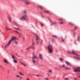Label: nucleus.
Returning <instances> with one entry per match:
<instances>
[{
  "label": "nucleus",
  "instance_id": "nucleus-1",
  "mask_svg": "<svg viewBox=\"0 0 80 80\" xmlns=\"http://www.w3.org/2000/svg\"><path fill=\"white\" fill-rule=\"evenodd\" d=\"M27 10H24L23 11L22 16L20 18V20H21L23 21V20H28V16L27 15Z\"/></svg>",
  "mask_w": 80,
  "mask_h": 80
},
{
  "label": "nucleus",
  "instance_id": "nucleus-2",
  "mask_svg": "<svg viewBox=\"0 0 80 80\" xmlns=\"http://www.w3.org/2000/svg\"><path fill=\"white\" fill-rule=\"evenodd\" d=\"M32 62L33 63H36V60H38V58L36 56L33 55V57H32Z\"/></svg>",
  "mask_w": 80,
  "mask_h": 80
},
{
  "label": "nucleus",
  "instance_id": "nucleus-3",
  "mask_svg": "<svg viewBox=\"0 0 80 80\" xmlns=\"http://www.w3.org/2000/svg\"><path fill=\"white\" fill-rule=\"evenodd\" d=\"M15 38H16L15 37H12L10 40L9 41L8 44L5 45V48H7V46H8V45H9L10 44V43H11V42H12V41L14 40H15Z\"/></svg>",
  "mask_w": 80,
  "mask_h": 80
},
{
  "label": "nucleus",
  "instance_id": "nucleus-4",
  "mask_svg": "<svg viewBox=\"0 0 80 80\" xmlns=\"http://www.w3.org/2000/svg\"><path fill=\"white\" fill-rule=\"evenodd\" d=\"M48 50L49 53H51L53 52V46L50 44L48 45Z\"/></svg>",
  "mask_w": 80,
  "mask_h": 80
},
{
  "label": "nucleus",
  "instance_id": "nucleus-5",
  "mask_svg": "<svg viewBox=\"0 0 80 80\" xmlns=\"http://www.w3.org/2000/svg\"><path fill=\"white\" fill-rule=\"evenodd\" d=\"M33 45H34V42H32V46L27 48L26 49V50H29V49H30V48H32V49H33V50H35V47L33 46Z\"/></svg>",
  "mask_w": 80,
  "mask_h": 80
},
{
  "label": "nucleus",
  "instance_id": "nucleus-6",
  "mask_svg": "<svg viewBox=\"0 0 80 80\" xmlns=\"http://www.w3.org/2000/svg\"><path fill=\"white\" fill-rule=\"evenodd\" d=\"M35 35L36 36V41L37 43H39V42L38 41L40 40V39L39 38V37L38 36V35L37 34H35Z\"/></svg>",
  "mask_w": 80,
  "mask_h": 80
},
{
  "label": "nucleus",
  "instance_id": "nucleus-7",
  "mask_svg": "<svg viewBox=\"0 0 80 80\" xmlns=\"http://www.w3.org/2000/svg\"><path fill=\"white\" fill-rule=\"evenodd\" d=\"M74 72H80V68L79 67H77L76 68H74Z\"/></svg>",
  "mask_w": 80,
  "mask_h": 80
},
{
  "label": "nucleus",
  "instance_id": "nucleus-8",
  "mask_svg": "<svg viewBox=\"0 0 80 80\" xmlns=\"http://www.w3.org/2000/svg\"><path fill=\"white\" fill-rule=\"evenodd\" d=\"M65 63L67 65H68V66H70V67H72V64L70 63L67 62V61H65Z\"/></svg>",
  "mask_w": 80,
  "mask_h": 80
},
{
  "label": "nucleus",
  "instance_id": "nucleus-9",
  "mask_svg": "<svg viewBox=\"0 0 80 80\" xmlns=\"http://www.w3.org/2000/svg\"><path fill=\"white\" fill-rule=\"evenodd\" d=\"M67 53H72L73 55H77V56H78V55H77L76 53L74 52V51L73 50L72 52H69V51H67Z\"/></svg>",
  "mask_w": 80,
  "mask_h": 80
},
{
  "label": "nucleus",
  "instance_id": "nucleus-10",
  "mask_svg": "<svg viewBox=\"0 0 80 80\" xmlns=\"http://www.w3.org/2000/svg\"><path fill=\"white\" fill-rule=\"evenodd\" d=\"M13 23L16 26V27H20V25L18 24L16 22H14Z\"/></svg>",
  "mask_w": 80,
  "mask_h": 80
},
{
  "label": "nucleus",
  "instance_id": "nucleus-11",
  "mask_svg": "<svg viewBox=\"0 0 80 80\" xmlns=\"http://www.w3.org/2000/svg\"><path fill=\"white\" fill-rule=\"evenodd\" d=\"M4 62L6 63H7V64L9 63L7 60L5 59H4Z\"/></svg>",
  "mask_w": 80,
  "mask_h": 80
},
{
  "label": "nucleus",
  "instance_id": "nucleus-12",
  "mask_svg": "<svg viewBox=\"0 0 80 80\" xmlns=\"http://www.w3.org/2000/svg\"><path fill=\"white\" fill-rule=\"evenodd\" d=\"M5 29H6V30H11V29L10 28L6 26L5 28Z\"/></svg>",
  "mask_w": 80,
  "mask_h": 80
},
{
  "label": "nucleus",
  "instance_id": "nucleus-13",
  "mask_svg": "<svg viewBox=\"0 0 80 80\" xmlns=\"http://www.w3.org/2000/svg\"><path fill=\"white\" fill-rule=\"evenodd\" d=\"M49 20L50 21V22H51V25H53V24H56V22H54V23L53 22H52V20L50 19Z\"/></svg>",
  "mask_w": 80,
  "mask_h": 80
},
{
  "label": "nucleus",
  "instance_id": "nucleus-14",
  "mask_svg": "<svg viewBox=\"0 0 80 80\" xmlns=\"http://www.w3.org/2000/svg\"><path fill=\"white\" fill-rule=\"evenodd\" d=\"M13 62L15 63H17V61L15 59H13Z\"/></svg>",
  "mask_w": 80,
  "mask_h": 80
},
{
  "label": "nucleus",
  "instance_id": "nucleus-15",
  "mask_svg": "<svg viewBox=\"0 0 80 80\" xmlns=\"http://www.w3.org/2000/svg\"><path fill=\"white\" fill-rule=\"evenodd\" d=\"M39 58H40V59H41V60L43 59V58H42V55L41 54H39Z\"/></svg>",
  "mask_w": 80,
  "mask_h": 80
},
{
  "label": "nucleus",
  "instance_id": "nucleus-16",
  "mask_svg": "<svg viewBox=\"0 0 80 80\" xmlns=\"http://www.w3.org/2000/svg\"><path fill=\"white\" fill-rule=\"evenodd\" d=\"M8 18L9 19V22H11V20L12 19V18H11V17H8Z\"/></svg>",
  "mask_w": 80,
  "mask_h": 80
},
{
  "label": "nucleus",
  "instance_id": "nucleus-17",
  "mask_svg": "<svg viewBox=\"0 0 80 80\" xmlns=\"http://www.w3.org/2000/svg\"><path fill=\"white\" fill-rule=\"evenodd\" d=\"M24 2H25V3L27 4H30V3H29L27 1H25Z\"/></svg>",
  "mask_w": 80,
  "mask_h": 80
},
{
  "label": "nucleus",
  "instance_id": "nucleus-18",
  "mask_svg": "<svg viewBox=\"0 0 80 80\" xmlns=\"http://www.w3.org/2000/svg\"><path fill=\"white\" fill-rule=\"evenodd\" d=\"M21 65H24V66H27V65H25V64H24L22 62H21Z\"/></svg>",
  "mask_w": 80,
  "mask_h": 80
},
{
  "label": "nucleus",
  "instance_id": "nucleus-19",
  "mask_svg": "<svg viewBox=\"0 0 80 80\" xmlns=\"http://www.w3.org/2000/svg\"><path fill=\"white\" fill-rule=\"evenodd\" d=\"M21 36H22V34H21V33H19V35H18L19 38H20V37H21Z\"/></svg>",
  "mask_w": 80,
  "mask_h": 80
},
{
  "label": "nucleus",
  "instance_id": "nucleus-20",
  "mask_svg": "<svg viewBox=\"0 0 80 80\" xmlns=\"http://www.w3.org/2000/svg\"><path fill=\"white\" fill-rule=\"evenodd\" d=\"M19 73L21 75H22L23 76V75H23V74L22 72H19Z\"/></svg>",
  "mask_w": 80,
  "mask_h": 80
},
{
  "label": "nucleus",
  "instance_id": "nucleus-21",
  "mask_svg": "<svg viewBox=\"0 0 80 80\" xmlns=\"http://www.w3.org/2000/svg\"><path fill=\"white\" fill-rule=\"evenodd\" d=\"M74 58H76L77 60H80V58L74 57Z\"/></svg>",
  "mask_w": 80,
  "mask_h": 80
},
{
  "label": "nucleus",
  "instance_id": "nucleus-22",
  "mask_svg": "<svg viewBox=\"0 0 80 80\" xmlns=\"http://www.w3.org/2000/svg\"><path fill=\"white\" fill-rule=\"evenodd\" d=\"M65 69H66V70H68V69H70V68L66 67Z\"/></svg>",
  "mask_w": 80,
  "mask_h": 80
},
{
  "label": "nucleus",
  "instance_id": "nucleus-23",
  "mask_svg": "<svg viewBox=\"0 0 80 80\" xmlns=\"http://www.w3.org/2000/svg\"><path fill=\"white\" fill-rule=\"evenodd\" d=\"M38 7H39V8H40L42 10V7L41 6H38Z\"/></svg>",
  "mask_w": 80,
  "mask_h": 80
},
{
  "label": "nucleus",
  "instance_id": "nucleus-24",
  "mask_svg": "<svg viewBox=\"0 0 80 80\" xmlns=\"http://www.w3.org/2000/svg\"><path fill=\"white\" fill-rule=\"evenodd\" d=\"M52 38H57V36H55V35H53Z\"/></svg>",
  "mask_w": 80,
  "mask_h": 80
},
{
  "label": "nucleus",
  "instance_id": "nucleus-25",
  "mask_svg": "<svg viewBox=\"0 0 80 80\" xmlns=\"http://www.w3.org/2000/svg\"><path fill=\"white\" fill-rule=\"evenodd\" d=\"M14 28L15 29H16V30H19L20 31V29H19L18 28H16L15 27H14Z\"/></svg>",
  "mask_w": 80,
  "mask_h": 80
},
{
  "label": "nucleus",
  "instance_id": "nucleus-26",
  "mask_svg": "<svg viewBox=\"0 0 80 80\" xmlns=\"http://www.w3.org/2000/svg\"><path fill=\"white\" fill-rule=\"evenodd\" d=\"M44 79L45 80H49V79H48V78H45Z\"/></svg>",
  "mask_w": 80,
  "mask_h": 80
},
{
  "label": "nucleus",
  "instance_id": "nucleus-27",
  "mask_svg": "<svg viewBox=\"0 0 80 80\" xmlns=\"http://www.w3.org/2000/svg\"><path fill=\"white\" fill-rule=\"evenodd\" d=\"M12 59H15V57H14V56H13V55H12Z\"/></svg>",
  "mask_w": 80,
  "mask_h": 80
},
{
  "label": "nucleus",
  "instance_id": "nucleus-28",
  "mask_svg": "<svg viewBox=\"0 0 80 80\" xmlns=\"http://www.w3.org/2000/svg\"><path fill=\"white\" fill-rule=\"evenodd\" d=\"M61 39H62V42H64V40H65L64 39H63V37H61Z\"/></svg>",
  "mask_w": 80,
  "mask_h": 80
},
{
  "label": "nucleus",
  "instance_id": "nucleus-29",
  "mask_svg": "<svg viewBox=\"0 0 80 80\" xmlns=\"http://www.w3.org/2000/svg\"><path fill=\"white\" fill-rule=\"evenodd\" d=\"M48 72H49V73H52V71L51 70H49Z\"/></svg>",
  "mask_w": 80,
  "mask_h": 80
},
{
  "label": "nucleus",
  "instance_id": "nucleus-30",
  "mask_svg": "<svg viewBox=\"0 0 80 80\" xmlns=\"http://www.w3.org/2000/svg\"><path fill=\"white\" fill-rule=\"evenodd\" d=\"M16 77H17V78H19V77H20V76H19V75H16Z\"/></svg>",
  "mask_w": 80,
  "mask_h": 80
},
{
  "label": "nucleus",
  "instance_id": "nucleus-31",
  "mask_svg": "<svg viewBox=\"0 0 80 80\" xmlns=\"http://www.w3.org/2000/svg\"><path fill=\"white\" fill-rule=\"evenodd\" d=\"M59 60L61 61H62V60H63V58H59Z\"/></svg>",
  "mask_w": 80,
  "mask_h": 80
},
{
  "label": "nucleus",
  "instance_id": "nucleus-32",
  "mask_svg": "<svg viewBox=\"0 0 80 80\" xmlns=\"http://www.w3.org/2000/svg\"><path fill=\"white\" fill-rule=\"evenodd\" d=\"M78 27H75V28H74V29H75V30H77V28H78Z\"/></svg>",
  "mask_w": 80,
  "mask_h": 80
},
{
  "label": "nucleus",
  "instance_id": "nucleus-33",
  "mask_svg": "<svg viewBox=\"0 0 80 80\" xmlns=\"http://www.w3.org/2000/svg\"><path fill=\"white\" fill-rule=\"evenodd\" d=\"M40 25L41 27H43V24H42V23L41 22L40 23Z\"/></svg>",
  "mask_w": 80,
  "mask_h": 80
},
{
  "label": "nucleus",
  "instance_id": "nucleus-34",
  "mask_svg": "<svg viewBox=\"0 0 80 80\" xmlns=\"http://www.w3.org/2000/svg\"><path fill=\"white\" fill-rule=\"evenodd\" d=\"M65 80H68V78H66L65 79Z\"/></svg>",
  "mask_w": 80,
  "mask_h": 80
},
{
  "label": "nucleus",
  "instance_id": "nucleus-35",
  "mask_svg": "<svg viewBox=\"0 0 80 80\" xmlns=\"http://www.w3.org/2000/svg\"><path fill=\"white\" fill-rule=\"evenodd\" d=\"M59 23L60 24L61 23V24H63V23L62 22H59Z\"/></svg>",
  "mask_w": 80,
  "mask_h": 80
},
{
  "label": "nucleus",
  "instance_id": "nucleus-36",
  "mask_svg": "<svg viewBox=\"0 0 80 80\" xmlns=\"http://www.w3.org/2000/svg\"><path fill=\"white\" fill-rule=\"evenodd\" d=\"M44 12H46V13H48V11H44Z\"/></svg>",
  "mask_w": 80,
  "mask_h": 80
},
{
  "label": "nucleus",
  "instance_id": "nucleus-37",
  "mask_svg": "<svg viewBox=\"0 0 80 80\" xmlns=\"http://www.w3.org/2000/svg\"><path fill=\"white\" fill-rule=\"evenodd\" d=\"M15 44H17L18 43V42H17L16 41H15Z\"/></svg>",
  "mask_w": 80,
  "mask_h": 80
},
{
  "label": "nucleus",
  "instance_id": "nucleus-38",
  "mask_svg": "<svg viewBox=\"0 0 80 80\" xmlns=\"http://www.w3.org/2000/svg\"><path fill=\"white\" fill-rule=\"evenodd\" d=\"M19 78H21V79H22V77H19Z\"/></svg>",
  "mask_w": 80,
  "mask_h": 80
},
{
  "label": "nucleus",
  "instance_id": "nucleus-39",
  "mask_svg": "<svg viewBox=\"0 0 80 80\" xmlns=\"http://www.w3.org/2000/svg\"><path fill=\"white\" fill-rule=\"evenodd\" d=\"M74 80H77V78H74Z\"/></svg>",
  "mask_w": 80,
  "mask_h": 80
},
{
  "label": "nucleus",
  "instance_id": "nucleus-40",
  "mask_svg": "<svg viewBox=\"0 0 80 80\" xmlns=\"http://www.w3.org/2000/svg\"><path fill=\"white\" fill-rule=\"evenodd\" d=\"M59 20H61V21H62V19H59Z\"/></svg>",
  "mask_w": 80,
  "mask_h": 80
},
{
  "label": "nucleus",
  "instance_id": "nucleus-41",
  "mask_svg": "<svg viewBox=\"0 0 80 80\" xmlns=\"http://www.w3.org/2000/svg\"><path fill=\"white\" fill-rule=\"evenodd\" d=\"M36 76H37V77H38V76H40V75H36Z\"/></svg>",
  "mask_w": 80,
  "mask_h": 80
},
{
  "label": "nucleus",
  "instance_id": "nucleus-42",
  "mask_svg": "<svg viewBox=\"0 0 80 80\" xmlns=\"http://www.w3.org/2000/svg\"><path fill=\"white\" fill-rule=\"evenodd\" d=\"M78 41H79V37H78Z\"/></svg>",
  "mask_w": 80,
  "mask_h": 80
},
{
  "label": "nucleus",
  "instance_id": "nucleus-43",
  "mask_svg": "<svg viewBox=\"0 0 80 80\" xmlns=\"http://www.w3.org/2000/svg\"><path fill=\"white\" fill-rule=\"evenodd\" d=\"M20 1H23L24 2V1H25L24 0H19Z\"/></svg>",
  "mask_w": 80,
  "mask_h": 80
},
{
  "label": "nucleus",
  "instance_id": "nucleus-44",
  "mask_svg": "<svg viewBox=\"0 0 80 80\" xmlns=\"http://www.w3.org/2000/svg\"><path fill=\"white\" fill-rule=\"evenodd\" d=\"M65 67V65L64 64L63 65H62V67Z\"/></svg>",
  "mask_w": 80,
  "mask_h": 80
},
{
  "label": "nucleus",
  "instance_id": "nucleus-45",
  "mask_svg": "<svg viewBox=\"0 0 80 80\" xmlns=\"http://www.w3.org/2000/svg\"><path fill=\"white\" fill-rule=\"evenodd\" d=\"M16 32H17V33H19V32H18L17 31H15Z\"/></svg>",
  "mask_w": 80,
  "mask_h": 80
},
{
  "label": "nucleus",
  "instance_id": "nucleus-46",
  "mask_svg": "<svg viewBox=\"0 0 80 80\" xmlns=\"http://www.w3.org/2000/svg\"><path fill=\"white\" fill-rule=\"evenodd\" d=\"M2 67V66H1V65H0V68Z\"/></svg>",
  "mask_w": 80,
  "mask_h": 80
},
{
  "label": "nucleus",
  "instance_id": "nucleus-47",
  "mask_svg": "<svg viewBox=\"0 0 80 80\" xmlns=\"http://www.w3.org/2000/svg\"><path fill=\"white\" fill-rule=\"evenodd\" d=\"M48 76H49L50 75V74H49V73H48Z\"/></svg>",
  "mask_w": 80,
  "mask_h": 80
},
{
  "label": "nucleus",
  "instance_id": "nucleus-48",
  "mask_svg": "<svg viewBox=\"0 0 80 80\" xmlns=\"http://www.w3.org/2000/svg\"><path fill=\"white\" fill-rule=\"evenodd\" d=\"M55 52H58L57 50H56Z\"/></svg>",
  "mask_w": 80,
  "mask_h": 80
},
{
  "label": "nucleus",
  "instance_id": "nucleus-49",
  "mask_svg": "<svg viewBox=\"0 0 80 80\" xmlns=\"http://www.w3.org/2000/svg\"><path fill=\"white\" fill-rule=\"evenodd\" d=\"M41 15L42 16V17H43V15L42 14H41Z\"/></svg>",
  "mask_w": 80,
  "mask_h": 80
},
{
  "label": "nucleus",
  "instance_id": "nucleus-50",
  "mask_svg": "<svg viewBox=\"0 0 80 80\" xmlns=\"http://www.w3.org/2000/svg\"><path fill=\"white\" fill-rule=\"evenodd\" d=\"M75 35V33L74 32V35Z\"/></svg>",
  "mask_w": 80,
  "mask_h": 80
},
{
  "label": "nucleus",
  "instance_id": "nucleus-51",
  "mask_svg": "<svg viewBox=\"0 0 80 80\" xmlns=\"http://www.w3.org/2000/svg\"><path fill=\"white\" fill-rule=\"evenodd\" d=\"M43 41L42 40H41V43H42V42Z\"/></svg>",
  "mask_w": 80,
  "mask_h": 80
},
{
  "label": "nucleus",
  "instance_id": "nucleus-52",
  "mask_svg": "<svg viewBox=\"0 0 80 80\" xmlns=\"http://www.w3.org/2000/svg\"><path fill=\"white\" fill-rule=\"evenodd\" d=\"M9 70L8 71V73H9Z\"/></svg>",
  "mask_w": 80,
  "mask_h": 80
},
{
  "label": "nucleus",
  "instance_id": "nucleus-53",
  "mask_svg": "<svg viewBox=\"0 0 80 80\" xmlns=\"http://www.w3.org/2000/svg\"><path fill=\"white\" fill-rule=\"evenodd\" d=\"M27 80H30V79L28 78H27Z\"/></svg>",
  "mask_w": 80,
  "mask_h": 80
},
{
  "label": "nucleus",
  "instance_id": "nucleus-54",
  "mask_svg": "<svg viewBox=\"0 0 80 80\" xmlns=\"http://www.w3.org/2000/svg\"><path fill=\"white\" fill-rule=\"evenodd\" d=\"M69 24H71V23L70 22L69 23Z\"/></svg>",
  "mask_w": 80,
  "mask_h": 80
},
{
  "label": "nucleus",
  "instance_id": "nucleus-55",
  "mask_svg": "<svg viewBox=\"0 0 80 80\" xmlns=\"http://www.w3.org/2000/svg\"><path fill=\"white\" fill-rule=\"evenodd\" d=\"M60 68H62V67H61V66H60Z\"/></svg>",
  "mask_w": 80,
  "mask_h": 80
},
{
  "label": "nucleus",
  "instance_id": "nucleus-56",
  "mask_svg": "<svg viewBox=\"0 0 80 80\" xmlns=\"http://www.w3.org/2000/svg\"><path fill=\"white\" fill-rule=\"evenodd\" d=\"M56 70H57V68H55Z\"/></svg>",
  "mask_w": 80,
  "mask_h": 80
},
{
  "label": "nucleus",
  "instance_id": "nucleus-57",
  "mask_svg": "<svg viewBox=\"0 0 80 80\" xmlns=\"http://www.w3.org/2000/svg\"><path fill=\"white\" fill-rule=\"evenodd\" d=\"M75 44H76V42H75Z\"/></svg>",
  "mask_w": 80,
  "mask_h": 80
},
{
  "label": "nucleus",
  "instance_id": "nucleus-58",
  "mask_svg": "<svg viewBox=\"0 0 80 80\" xmlns=\"http://www.w3.org/2000/svg\"><path fill=\"white\" fill-rule=\"evenodd\" d=\"M49 43H50V42H49Z\"/></svg>",
  "mask_w": 80,
  "mask_h": 80
}]
</instances>
